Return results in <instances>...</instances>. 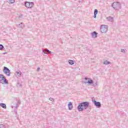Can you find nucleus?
I'll return each mask as SVG.
<instances>
[{
  "label": "nucleus",
  "mask_w": 128,
  "mask_h": 128,
  "mask_svg": "<svg viewBox=\"0 0 128 128\" xmlns=\"http://www.w3.org/2000/svg\"><path fill=\"white\" fill-rule=\"evenodd\" d=\"M88 78H85L84 80H85L86 82H88Z\"/></svg>",
  "instance_id": "26"
},
{
  "label": "nucleus",
  "mask_w": 128,
  "mask_h": 128,
  "mask_svg": "<svg viewBox=\"0 0 128 128\" xmlns=\"http://www.w3.org/2000/svg\"><path fill=\"white\" fill-rule=\"evenodd\" d=\"M0 106H2L3 108H6V105L4 103L0 104Z\"/></svg>",
  "instance_id": "14"
},
{
  "label": "nucleus",
  "mask_w": 128,
  "mask_h": 128,
  "mask_svg": "<svg viewBox=\"0 0 128 128\" xmlns=\"http://www.w3.org/2000/svg\"><path fill=\"white\" fill-rule=\"evenodd\" d=\"M106 20L108 22H114V19L112 16L106 17Z\"/></svg>",
  "instance_id": "7"
},
{
  "label": "nucleus",
  "mask_w": 128,
  "mask_h": 128,
  "mask_svg": "<svg viewBox=\"0 0 128 128\" xmlns=\"http://www.w3.org/2000/svg\"><path fill=\"white\" fill-rule=\"evenodd\" d=\"M18 28H24V24L22 23H20V24L17 26Z\"/></svg>",
  "instance_id": "13"
},
{
  "label": "nucleus",
  "mask_w": 128,
  "mask_h": 128,
  "mask_svg": "<svg viewBox=\"0 0 128 128\" xmlns=\"http://www.w3.org/2000/svg\"><path fill=\"white\" fill-rule=\"evenodd\" d=\"M6 78V77L2 74H0V82H4V80Z\"/></svg>",
  "instance_id": "11"
},
{
  "label": "nucleus",
  "mask_w": 128,
  "mask_h": 128,
  "mask_svg": "<svg viewBox=\"0 0 128 128\" xmlns=\"http://www.w3.org/2000/svg\"><path fill=\"white\" fill-rule=\"evenodd\" d=\"M3 72L4 74H5L6 76H10V70L7 67H6V66L4 67Z\"/></svg>",
  "instance_id": "4"
},
{
  "label": "nucleus",
  "mask_w": 128,
  "mask_h": 128,
  "mask_svg": "<svg viewBox=\"0 0 128 128\" xmlns=\"http://www.w3.org/2000/svg\"><path fill=\"white\" fill-rule=\"evenodd\" d=\"M49 100H50V102H54V98H49Z\"/></svg>",
  "instance_id": "21"
},
{
  "label": "nucleus",
  "mask_w": 128,
  "mask_h": 128,
  "mask_svg": "<svg viewBox=\"0 0 128 128\" xmlns=\"http://www.w3.org/2000/svg\"><path fill=\"white\" fill-rule=\"evenodd\" d=\"M40 70V68H37V72H38Z\"/></svg>",
  "instance_id": "28"
},
{
  "label": "nucleus",
  "mask_w": 128,
  "mask_h": 128,
  "mask_svg": "<svg viewBox=\"0 0 128 128\" xmlns=\"http://www.w3.org/2000/svg\"><path fill=\"white\" fill-rule=\"evenodd\" d=\"M94 86H98V82H96L94 84H93Z\"/></svg>",
  "instance_id": "24"
},
{
  "label": "nucleus",
  "mask_w": 128,
  "mask_h": 128,
  "mask_svg": "<svg viewBox=\"0 0 128 128\" xmlns=\"http://www.w3.org/2000/svg\"><path fill=\"white\" fill-rule=\"evenodd\" d=\"M108 26L106 25H101L100 30L102 34H106L108 32Z\"/></svg>",
  "instance_id": "3"
},
{
  "label": "nucleus",
  "mask_w": 128,
  "mask_h": 128,
  "mask_svg": "<svg viewBox=\"0 0 128 128\" xmlns=\"http://www.w3.org/2000/svg\"><path fill=\"white\" fill-rule=\"evenodd\" d=\"M45 52H49V54H52V52L50 51V50H48V48L45 49Z\"/></svg>",
  "instance_id": "20"
},
{
  "label": "nucleus",
  "mask_w": 128,
  "mask_h": 128,
  "mask_svg": "<svg viewBox=\"0 0 128 128\" xmlns=\"http://www.w3.org/2000/svg\"><path fill=\"white\" fill-rule=\"evenodd\" d=\"M15 114H18V112H16Z\"/></svg>",
  "instance_id": "31"
},
{
  "label": "nucleus",
  "mask_w": 128,
  "mask_h": 128,
  "mask_svg": "<svg viewBox=\"0 0 128 128\" xmlns=\"http://www.w3.org/2000/svg\"><path fill=\"white\" fill-rule=\"evenodd\" d=\"M9 2L10 4H14V0H9Z\"/></svg>",
  "instance_id": "22"
},
{
  "label": "nucleus",
  "mask_w": 128,
  "mask_h": 128,
  "mask_svg": "<svg viewBox=\"0 0 128 128\" xmlns=\"http://www.w3.org/2000/svg\"><path fill=\"white\" fill-rule=\"evenodd\" d=\"M20 86H22V84H20Z\"/></svg>",
  "instance_id": "32"
},
{
  "label": "nucleus",
  "mask_w": 128,
  "mask_h": 128,
  "mask_svg": "<svg viewBox=\"0 0 128 128\" xmlns=\"http://www.w3.org/2000/svg\"><path fill=\"white\" fill-rule=\"evenodd\" d=\"M126 52V49H122V50H121V52Z\"/></svg>",
  "instance_id": "25"
},
{
  "label": "nucleus",
  "mask_w": 128,
  "mask_h": 128,
  "mask_svg": "<svg viewBox=\"0 0 128 128\" xmlns=\"http://www.w3.org/2000/svg\"><path fill=\"white\" fill-rule=\"evenodd\" d=\"M4 45L0 44V50H4Z\"/></svg>",
  "instance_id": "18"
},
{
  "label": "nucleus",
  "mask_w": 128,
  "mask_h": 128,
  "mask_svg": "<svg viewBox=\"0 0 128 128\" xmlns=\"http://www.w3.org/2000/svg\"><path fill=\"white\" fill-rule=\"evenodd\" d=\"M15 108H18V104H16V106Z\"/></svg>",
  "instance_id": "30"
},
{
  "label": "nucleus",
  "mask_w": 128,
  "mask_h": 128,
  "mask_svg": "<svg viewBox=\"0 0 128 128\" xmlns=\"http://www.w3.org/2000/svg\"><path fill=\"white\" fill-rule=\"evenodd\" d=\"M98 11L97 10V9H95L94 10V18H96V14H98Z\"/></svg>",
  "instance_id": "12"
},
{
  "label": "nucleus",
  "mask_w": 128,
  "mask_h": 128,
  "mask_svg": "<svg viewBox=\"0 0 128 128\" xmlns=\"http://www.w3.org/2000/svg\"><path fill=\"white\" fill-rule=\"evenodd\" d=\"M68 110H72V102H69L68 104Z\"/></svg>",
  "instance_id": "10"
},
{
  "label": "nucleus",
  "mask_w": 128,
  "mask_h": 128,
  "mask_svg": "<svg viewBox=\"0 0 128 128\" xmlns=\"http://www.w3.org/2000/svg\"><path fill=\"white\" fill-rule=\"evenodd\" d=\"M42 52H43L44 54H48V53H46V52H44V50H42Z\"/></svg>",
  "instance_id": "27"
},
{
  "label": "nucleus",
  "mask_w": 128,
  "mask_h": 128,
  "mask_svg": "<svg viewBox=\"0 0 128 128\" xmlns=\"http://www.w3.org/2000/svg\"><path fill=\"white\" fill-rule=\"evenodd\" d=\"M25 6L28 8H32L34 6V2H25Z\"/></svg>",
  "instance_id": "5"
},
{
  "label": "nucleus",
  "mask_w": 128,
  "mask_h": 128,
  "mask_svg": "<svg viewBox=\"0 0 128 128\" xmlns=\"http://www.w3.org/2000/svg\"><path fill=\"white\" fill-rule=\"evenodd\" d=\"M0 128H6V126L4 124H0Z\"/></svg>",
  "instance_id": "19"
},
{
  "label": "nucleus",
  "mask_w": 128,
  "mask_h": 128,
  "mask_svg": "<svg viewBox=\"0 0 128 128\" xmlns=\"http://www.w3.org/2000/svg\"><path fill=\"white\" fill-rule=\"evenodd\" d=\"M112 7L114 10H118L122 8V4L120 2H114L112 4Z\"/></svg>",
  "instance_id": "2"
},
{
  "label": "nucleus",
  "mask_w": 128,
  "mask_h": 128,
  "mask_svg": "<svg viewBox=\"0 0 128 128\" xmlns=\"http://www.w3.org/2000/svg\"><path fill=\"white\" fill-rule=\"evenodd\" d=\"M91 35L92 38H98V32H94L92 33H91Z\"/></svg>",
  "instance_id": "8"
},
{
  "label": "nucleus",
  "mask_w": 128,
  "mask_h": 128,
  "mask_svg": "<svg viewBox=\"0 0 128 128\" xmlns=\"http://www.w3.org/2000/svg\"><path fill=\"white\" fill-rule=\"evenodd\" d=\"M18 84H20V83H18Z\"/></svg>",
  "instance_id": "34"
},
{
  "label": "nucleus",
  "mask_w": 128,
  "mask_h": 128,
  "mask_svg": "<svg viewBox=\"0 0 128 128\" xmlns=\"http://www.w3.org/2000/svg\"><path fill=\"white\" fill-rule=\"evenodd\" d=\"M103 64H104L108 65V64H110V62H108V60H106L105 62H104Z\"/></svg>",
  "instance_id": "17"
},
{
  "label": "nucleus",
  "mask_w": 128,
  "mask_h": 128,
  "mask_svg": "<svg viewBox=\"0 0 128 128\" xmlns=\"http://www.w3.org/2000/svg\"><path fill=\"white\" fill-rule=\"evenodd\" d=\"M68 64H71V66H72V64H74V60H68Z\"/></svg>",
  "instance_id": "15"
},
{
  "label": "nucleus",
  "mask_w": 128,
  "mask_h": 128,
  "mask_svg": "<svg viewBox=\"0 0 128 128\" xmlns=\"http://www.w3.org/2000/svg\"><path fill=\"white\" fill-rule=\"evenodd\" d=\"M84 84H94V81L90 78H88V81L85 82Z\"/></svg>",
  "instance_id": "9"
},
{
  "label": "nucleus",
  "mask_w": 128,
  "mask_h": 128,
  "mask_svg": "<svg viewBox=\"0 0 128 128\" xmlns=\"http://www.w3.org/2000/svg\"><path fill=\"white\" fill-rule=\"evenodd\" d=\"M92 102H94L95 106L96 108H100L102 106V104H100V102H96V100H94V99L92 100Z\"/></svg>",
  "instance_id": "6"
},
{
  "label": "nucleus",
  "mask_w": 128,
  "mask_h": 128,
  "mask_svg": "<svg viewBox=\"0 0 128 128\" xmlns=\"http://www.w3.org/2000/svg\"><path fill=\"white\" fill-rule=\"evenodd\" d=\"M88 106H90V102H88L80 103L78 106V112H82L84 110H86L88 108Z\"/></svg>",
  "instance_id": "1"
},
{
  "label": "nucleus",
  "mask_w": 128,
  "mask_h": 128,
  "mask_svg": "<svg viewBox=\"0 0 128 128\" xmlns=\"http://www.w3.org/2000/svg\"><path fill=\"white\" fill-rule=\"evenodd\" d=\"M22 18V15L19 16V18Z\"/></svg>",
  "instance_id": "29"
},
{
  "label": "nucleus",
  "mask_w": 128,
  "mask_h": 128,
  "mask_svg": "<svg viewBox=\"0 0 128 128\" xmlns=\"http://www.w3.org/2000/svg\"><path fill=\"white\" fill-rule=\"evenodd\" d=\"M3 82H4V84H8V80H6V78L3 80Z\"/></svg>",
  "instance_id": "23"
},
{
  "label": "nucleus",
  "mask_w": 128,
  "mask_h": 128,
  "mask_svg": "<svg viewBox=\"0 0 128 128\" xmlns=\"http://www.w3.org/2000/svg\"><path fill=\"white\" fill-rule=\"evenodd\" d=\"M6 54V52L4 53V54Z\"/></svg>",
  "instance_id": "33"
},
{
  "label": "nucleus",
  "mask_w": 128,
  "mask_h": 128,
  "mask_svg": "<svg viewBox=\"0 0 128 128\" xmlns=\"http://www.w3.org/2000/svg\"><path fill=\"white\" fill-rule=\"evenodd\" d=\"M16 74H17V76H22V72H20V71L16 72Z\"/></svg>",
  "instance_id": "16"
}]
</instances>
